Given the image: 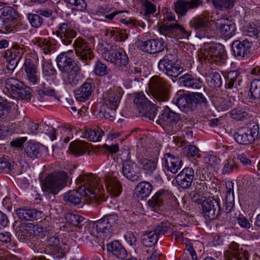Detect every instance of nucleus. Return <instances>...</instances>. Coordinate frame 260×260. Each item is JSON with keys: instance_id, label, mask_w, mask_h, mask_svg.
Wrapping results in <instances>:
<instances>
[{"instance_id": "obj_61", "label": "nucleus", "mask_w": 260, "mask_h": 260, "mask_svg": "<svg viewBox=\"0 0 260 260\" xmlns=\"http://www.w3.org/2000/svg\"><path fill=\"white\" fill-rule=\"evenodd\" d=\"M38 236H33L26 239L28 242L31 243L30 246L35 251H36L37 252H42L41 248H40V246L42 244L41 241L39 240Z\"/></svg>"}, {"instance_id": "obj_23", "label": "nucleus", "mask_w": 260, "mask_h": 260, "mask_svg": "<svg viewBox=\"0 0 260 260\" xmlns=\"http://www.w3.org/2000/svg\"><path fill=\"white\" fill-rule=\"evenodd\" d=\"M22 69L24 70L26 80L30 85H35L40 80L39 74L37 71V67L30 59L26 58Z\"/></svg>"}, {"instance_id": "obj_4", "label": "nucleus", "mask_w": 260, "mask_h": 260, "mask_svg": "<svg viewBox=\"0 0 260 260\" xmlns=\"http://www.w3.org/2000/svg\"><path fill=\"white\" fill-rule=\"evenodd\" d=\"M69 178L64 171H57L48 175L42 183L44 192L57 194L67 185Z\"/></svg>"}, {"instance_id": "obj_52", "label": "nucleus", "mask_w": 260, "mask_h": 260, "mask_svg": "<svg viewBox=\"0 0 260 260\" xmlns=\"http://www.w3.org/2000/svg\"><path fill=\"white\" fill-rule=\"evenodd\" d=\"M11 104L6 99L0 96V118L4 119L9 115L11 108Z\"/></svg>"}, {"instance_id": "obj_49", "label": "nucleus", "mask_w": 260, "mask_h": 260, "mask_svg": "<svg viewBox=\"0 0 260 260\" xmlns=\"http://www.w3.org/2000/svg\"><path fill=\"white\" fill-rule=\"evenodd\" d=\"M207 81L209 86L212 88H217L221 86V76L219 73L212 72L207 77Z\"/></svg>"}, {"instance_id": "obj_26", "label": "nucleus", "mask_w": 260, "mask_h": 260, "mask_svg": "<svg viewBox=\"0 0 260 260\" xmlns=\"http://www.w3.org/2000/svg\"><path fill=\"white\" fill-rule=\"evenodd\" d=\"M93 83L86 81L74 91V95L77 101L85 102L89 100L93 92Z\"/></svg>"}, {"instance_id": "obj_48", "label": "nucleus", "mask_w": 260, "mask_h": 260, "mask_svg": "<svg viewBox=\"0 0 260 260\" xmlns=\"http://www.w3.org/2000/svg\"><path fill=\"white\" fill-rule=\"evenodd\" d=\"M239 73L237 71H230L226 77L225 87L227 88H232L234 85L239 84L241 80L238 78Z\"/></svg>"}, {"instance_id": "obj_12", "label": "nucleus", "mask_w": 260, "mask_h": 260, "mask_svg": "<svg viewBox=\"0 0 260 260\" xmlns=\"http://www.w3.org/2000/svg\"><path fill=\"white\" fill-rule=\"evenodd\" d=\"M123 90L121 87L114 86L104 92L103 107H108L111 109H117L120 102L123 94Z\"/></svg>"}, {"instance_id": "obj_31", "label": "nucleus", "mask_w": 260, "mask_h": 260, "mask_svg": "<svg viewBox=\"0 0 260 260\" xmlns=\"http://www.w3.org/2000/svg\"><path fill=\"white\" fill-rule=\"evenodd\" d=\"M16 214L20 220H32L40 219L43 212L36 209L19 208L16 210Z\"/></svg>"}, {"instance_id": "obj_18", "label": "nucleus", "mask_w": 260, "mask_h": 260, "mask_svg": "<svg viewBox=\"0 0 260 260\" xmlns=\"http://www.w3.org/2000/svg\"><path fill=\"white\" fill-rule=\"evenodd\" d=\"M202 214L206 219H215L220 213L219 200L214 199L204 200L201 205Z\"/></svg>"}, {"instance_id": "obj_7", "label": "nucleus", "mask_w": 260, "mask_h": 260, "mask_svg": "<svg viewBox=\"0 0 260 260\" xmlns=\"http://www.w3.org/2000/svg\"><path fill=\"white\" fill-rule=\"evenodd\" d=\"M175 53H169L161 59L158 63V68L168 76L173 78L177 77L183 71V68L180 65L176 63Z\"/></svg>"}, {"instance_id": "obj_51", "label": "nucleus", "mask_w": 260, "mask_h": 260, "mask_svg": "<svg viewBox=\"0 0 260 260\" xmlns=\"http://www.w3.org/2000/svg\"><path fill=\"white\" fill-rule=\"evenodd\" d=\"M67 220L71 224L79 226H82L86 222V219L79 215L73 213H68L66 215Z\"/></svg>"}, {"instance_id": "obj_36", "label": "nucleus", "mask_w": 260, "mask_h": 260, "mask_svg": "<svg viewBox=\"0 0 260 260\" xmlns=\"http://www.w3.org/2000/svg\"><path fill=\"white\" fill-rule=\"evenodd\" d=\"M138 162L146 175H152L157 170V160L149 159L144 157H139Z\"/></svg>"}, {"instance_id": "obj_11", "label": "nucleus", "mask_w": 260, "mask_h": 260, "mask_svg": "<svg viewBox=\"0 0 260 260\" xmlns=\"http://www.w3.org/2000/svg\"><path fill=\"white\" fill-rule=\"evenodd\" d=\"M118 220L117 214L113 213L106 215L97 221L95 223V228L100 236H102L105 237L110 236L113 231L112 227Z\"/></svg>"}, {"instance_id": "obj_58", "label": "nucleus", "mask_w": 260, "mask_h": 260, "mask_svg": "<svg viewBox=\"0 0 260 260\" xmlns=\"http://www.w3.org/2000/svg\"><path fill=\"white\" fill-rule=\"evenodd\" d=\"M237 0H218L214 2L215 7L219 10H223L233 8Z\"/></svg>"}, {"instance_id": "obj_50", "label": "nucleus", "mask_w": 260, "mask_h": 260, "mask_svg": "<svg viewBox=\"0 0 260 260\" xmlns=\"http://www.w3.org/2000/svg\"><path fill=\"white\" fill-rule=\"evenodd\" d=\"M248 96L256 100L260 98V80L254 79L251 83Z\"/></svg>"}, {"instance_id": "obj_3", "label": "nucleus", "mask_w": 260, "mask_h": 260, "mask_svg": "<svg viewBox=\"0 0 260 260\" xmlns=\"http://www.w3.org/2000/svg\"><path fill=\"white\" fill-rule=\"evenodd\" d=\"M174 103L185 113H189L195 110L199 106L207 107L208 101L202 93L195 92L189 94L180 95Z\"/></svg>"}, {"instance_id": "obj_30", "label": "nucleus", "mask_w": 260, "mask_h": 260, "mask_svg": "<svg viewBox=\"0 0 260 260\" xmlns=\"http://www.w3.org/2000/svg\"><path fill=\"white\" fill-rule=\"evenodd\" d=\"M164 166L169 172L175 174L182 166V160L178 156L167 153L164 154Z\"/></svg>"}, {"instance_id": "obj_10", "label": "nucleus", "mask_w": 260, "mask_h": 260, "mask_svg": "<svg viewBox=\"0 0 260 260\" xmlns=\"http://www.w3.org/2000/svg\"><path fill=\"white\" fill-rule=\"evenodd\" d=\"M258 134V125L250 123L246 126L238 129L234 136L236 142L238 144L248 145L252 143L257 138Z\"/></svg>"}, {"instance_id": "obj_22", "label": "nucleus", "mask_w": 260, "mask_h": 260, "mask_svg": "<svg viewBox=\"0 0 260 260\" xmlns=\"http://www.w3.org/2000/svg\"><path fill=\"white\" fill-rule=\"evenodd\" d=\"M252 46V42L247 39L242 41L235 40L232 43L233 54L239 59H242L250 53Z\"/></svg>"}, {"instance_id": "obj_46", "label": "nucleus", "mask_w": 260, "mask_h": 260, "mask_svg": "<svg viewBox=\"0 0 260 260\" xmlns=\"http://www.w3.org/2000/svg\"><path fill=\"white\" fill-rule=\"evenodd\" d=\"M118 70L121 71L124 78L131 77L132 78H136V75L140 72L139 68L135 67L133 65H124L122 67H120Z\"/></svg>"}, {"instance_id": "obj_24", "label": "nucleus", "mask_w": 260, "mask_h": 260, "mask_svg": "<svg viewBox=\"0 0 260 260\" xmlns=\"http://www.w3.org/2000/svg\"><path fill=\"white\" fill-rule=\"evenodd\" d=\"M123 176L132 181H136L139 177L140 168L137 165L130 159L123 160L121 170Z\"/></svg>"}, {"instance_id": "obj_53", "label": "nucleus", "mask_w": 260, "mask_h": 260, "mask_svg": "<svg viewBox=\"0 0 260 260\" xmlns=\"http://www.w3.org/2000/svg\"><path fill=\"white\" fill-rule=\"evenodd\" d=\"M244 30L249 37L257 38L258 34L260 31V25L249 23L244 26Z\"/></svg>"}, {"instance_id": "obj_42", "label": "nucleus", "mask_w": 260, "mask_h": 260, "mask_svg": "<svg viewBox=\"0 0 260 260\" xmlns=\"http://www.w3.org/2000/svg\"><path fill=\"white\" fill-rule=\"evenodd\" d=\"M167 193L162 190H158L152 198L149 200L148 204L151 208L159 207L167 199Z\"/></svg>"}, {"instance_id": "obj_60", "label": "nucleus", "mask_w": 260, "mask_h": 260, "mask_svg": "<svg viewBox=\"0 0 260 260\" xmlns=\"http://www.w3.org/2000/svg\"><path fill=\"white\" fill-rule=\"evenodd\" d=\"M171 227V223L168 221H162L159 222L156 226L154 232L157 234L159 235L165 234L170 229Z\"/></svg>"}, {"instance_id": "obj_47", "label": "nucleus", "mask_w": 260, "mask_h": 260, "mask_svg": "<svg viewBox=\"0 0 260 260\" xmlns=\"http://www.w3.org/2000/svg\"><path fill=\"white\" fill-rule=\"evenodd\" d=\"M248 109L245 106L238 107L232 110L231 117L236 120L243 121L248 116Z\"/></svg>"}, {"instance_id": "obj_20", "label": "nucleus", "mask_w": 260, "mask_h": 260, "mask_svg": "<svg viewBox=\"0 0 260 260\" xmlns=\"http://www.w3.org/2000/svg\"><path fill=\"white\" fill-rule=\"evenodd\" d=\"M47 247L54 258H62L68 251L69 247L66 244H59V239L55 237H50L47 240Z\"/></svg>"}, {"instance_id": "obj_8", "label": "nucleus", "mask_w": 260, "mask_h": 260, "mask_svg": "<svg viewBox=\"0 0 260 260\" xmlns=\"http://www.w3.org/2000/svg\"><path fill=\"white\" fill-rule=\"evenodd\" d=\"M226 58L224 46L219 43H210L200 54V58L204 61L217 63Z\"/></svg>"}, {"instance_id": "obj_19", "label": "nucleus", "mask_w": 260, "mask_h": 260, "mask_svg": "<svg viewBox=\"0 0 260 260\" xmlns=\"http://www.w3.org/2000/svg\"><path fill=\"white\" fill-rule=\"evenodd\" d=\"M57 67L63 72H69L75 66H79L75 60L73 50H70L59 54L56 59Z\"/></svg>"}, {"instance_id": "obj_17", "label": "nucleus", "mask_w": 260, "mask_h": 260, "mask_svg": "<svg viewBox=\"0 0 260 260\" xmlns=\"http://www.w3.org/2000/svg\"><path fill=\"white\" fill-rule=\"evenodd\" d=\"M180 119V116L168 106H166L162 111V113L159 116V119L156 120L158 123L162 126H166L172 130H176V124Z\"/></svg>"}, {"instance_id": "obj_56", "label": "nucleus", "mask_w": 260, "mask_h": 260, "mask_svg": "<svg viewBox=\"0 0 260 260\" xmlns=\"http://www.w3.org/2000/svg\"><path fill=\"white\" fill-rule=\"evenodd\" d=\"M230 249L233 251L232 255L235 256L234 260H248V258L243 252L239 251V244L232 242L229 245Z\"/></svg>"}, {"instance_id": "obj_62", "label": "nucleus", "mask_w": 260, "mask_h": 260, "mask_svg": "<svg viewBox=\"0 0 260 260\" xmlns=\"http://www.w3.org/2000/svg\"><path fill=\"white\" fill-rule=\"evenodd\" d=\"M13 169V166L7 158L4 157H0V173H7Z\"/></svg>"}, {"instance_id": "obj_16", "label": "nucleus", "mask_w": 260, "mask_h": 260, "mask_svg": "<svg viewBox=\"0 0 260 260\" xmlns=\"http://www.w3.org/2000/svg\"><path fill=\"white\" fill-rule=\"evenodd\" d=\"M73 46L76 55L85 64L88 63L93 58L94 55L91 48L88 46L87 43L83 39L80 37L77 38L74 41Z\"/></svg>"}, {"instance_id": "obj_38", "label": "nucleus", "mask_w": 260, "mask_h": 260, "mask_svg": "<svg viewBox=\"0 0 260 260\" xmlns=\"http://www.w3.org/2000/svg\"><path fill=\"white\" fill-rule=\"evenodd\" d=\"M152 188V185L149 182L143 181L138 183L135 191L138 199L143 200L150 195Z\"/></svg>"}, {"instance_id": "obj_13", "label": "nucleus", "mask_w": 260, "mask_h": 260, "mask_svg": "<svg viewBox=\"0 0 260 260\" xmlns=\"http://www.w3.org/2000/svg\"><path fill=\"white\" fill-rule=\"evenodd\" d=\"M17 14L15 10L11 7H5L0 9V19L3 22L2 28L7 32L14 30Z\"/></svg>"}, {"instance_id": "obj_41", "label": "nucleus", "mask_w": 260, "mask_h": 260, "mask_svg": "<svg viewBox=\"0 0 260 260\" xmlns=\"http://www.w3.org/2000/svg\"><path fill=\"white\" fill-rule=\"evenodd\" d=\"M32 42L38 44L39 46L42 48L45 54L54 52L56 49L55 41L53 40L48 41L40 38H35L32 40Z\"/></svg>"}, {"instance_id": "obj_44", "label": "nucleus", "mask_w": 260, "mask_h": 260, "mask_svg": "<svg viewBox=\"0 0 260 260\" xmlns=\"http://www.w3.org/2000/svg\"><path fill=\"white\" fill-rule=\"evenodd\" d=\"M105 132L99 127L91 129H85L83 133V137L90 141L98 142L101 140V137L104 135Z\"/></svg>"}, {"instance_id": "obj_28", "label": "nucleus", "mask_w": 260, "mask_h": 260, "mask_svg": "<svg viewBox=\"0 0 260 260\" xmlns=\"http://www.w3.org/2000/svg\"><path fill=\"white\" fill-rule=\"evenodd\" d=\"M67 75L64 77V83L71 87H74L79 84L83 79V75L81 73L80 66H75L69 72H64Z\"/></svg>"}, {"instance_id": "obj_14", "label": "nucleus", "mask_w": 260, "mask_h": 260, "mask_svg": "<svg viewBox=\"0 0 260 260\" xmlns=\"http://www.w3.org/2000/svg\"><path fill=\"white\" fill-rule=\"evenodd\" d=\"M159 30L160 34L166 38H188L190 32L179 24H170L169 25L164 24L161 26Z\"/></svg>"}, {"instance_id": "obj_5", "label": "nucleus", "mask_w": 260, "mask_h": 260, "mask_svg": "<svg viewBox=\"0 0 260 260\" xmlns=\"http://www.w3.org/2000/svg\"><path fill=\"white\" fill-rule=\"evenodd\" d=\"M5 87L8 95L13 99L27 100L31 97V89L16 78H8L6 81Z\"/></svg>"}, {"instance_id": "obj_29", "label": "nucleus", "mask_w": 260, "mask_h": 260, "mask_svg": "<svg viewBox=\"0 0 260 260\" xmlns=\"http://www.w3.org/2000/svg\"><path fill=\"white\" fill-rule=\"evenodd\" d=\"M215 25L221 35L225 38H230L233 37L236 31V25L226 19H218Z\"/></svg>"}, {"instance_id": "obj_57", "label": "nucleus", "mask_w": 260, "mask_h": 260, "mask_svg": "<svg viewBox=\"0 0 260 260\" xmlns=\"http://www.w3.org/2000/svg\"><path fill=\"white\" fill-rule=\"evenodd\" d=\"M93 72L98 76H104L108 73V69L107 66L100 60H98L95 64Z\"/></svg>"}, {"instance_id": "obj_55", "label": "nucleus", "mask_w": 260, "mask_h": 260, "mask_svg": "<svg viewBox=\"0 0 260 260\" xmlns=\"http://www.w3.org/2000/svg\"><path fill=\"white\" fill-rule=\"evenodd\" d=\"M66 2L73 10L83 11L87 8V4L84 0H66Z\"/></svg>"}, {"instance_id": "obj_1", "label": "nucleus", "mask_w": 260, "mask_h": 260, "mask_svg": "<svg viewBox=\"0 0 260 260\" xmlns=\"http://www.w3.org/2000/svg\"><path fill=\"white\" fill-rule=\"evenodd\" d=\"M77 190H70L63 195V200L73 205H77L82 200H90L92 202L100 203L106 200L100 179L91 173L80 175L76 180Z\"/></svg>"}, {"instance_id": "obj_40", "label": "nucleus", "mask_w": 260, "mask_h": 260, "mask_svg": "<svg viewBox=\"0 0 260 260\" xmlns=\"http://www.w3.org/2000/svg\"><path fill=\"white\" fill-rule=\"evenodd\" d=\"M107 249L118 258L123 259L127 255L126 250L118 241H114L108 244Z\"/></svg>"}, {"instance_id": "obj_63", "label": "nucleus", "mask_w": 260, "mask_h": 260, "mask_svg": "<svg viewBox=\"0 0 260 260\" xmlns=\"http://www.w3.org/2000/svg\"><path fill=\"white\" fill-rule=\"evenodd\" d=\"M43 74L45 76H52L55 74L56 71L51 63L47 61L44 62L42 64Z\"/></svg>"}, {"instance_id": "obj_25", "label": "nucleus", "mask_w": 260, "mask_h": 260, "mask_svg": "<svg viewBox=\"0 0 260 260\" xmlns=\"http://www.w3.org/2000/svg\"><path fill=\"white\" fill-rule=\"evenodd\" d=\"M194 178V171L192 168H184L176 176V181L178 185L183 188L191 186Z\"/></svg>"}, {"instance_id": "obj_43", "label": "nucleus", "mask_w": 260, "mask_h": 260, "mask_svg": "<svg viewBox=\"0 0 260 260\" xmlns=\"http://www.w3.org/2000/svg\"><path fill=\"white\" fill-rule=\"evenodd\" d=\"M234 183L232 182H229L226 184V197L225 200V207L227 212L232 211L234 206Z\"/></svg>"}, {"instance_id": "obj_59", "label": "nucleus", "mask_w": 260, "mask_h": 260, "mask_svg": "<svg viewBox=\"0 0 260 260\" xmlns=\"http://www.w3.org/2000/svg\"><path fill=\"white\" fill-rule=\"evenodd\" d=\"M27 18L31 26L35 28L40 27L43 23V19L38 13L28 14Z\"/></svg>"}, {"instance_id": "obj_9", "label": "nucleus", "mask_w": 260, "mask_h": 260, "mask_svg": "<svg viewBox=\"0 0 260 260\" xmlns=\"http://www.w3.org/2000/svg\"><path fill=\"white\" fill-rule=\"evenodd\" d=\"M140 116L145 119L153 121L156 116V108L154 104L145 97L142 93H137L134 101Z\"/></svg>"}, {"instance_id": "obj_6", "label": "nucleus", "mask_w": 260, "mask_h": 260, "mask_svg": "<svg viewBox=\"0 0 260 260\" xmlns=\"http://www.w3.org/2000/svg\"><path fill=\"white\" fill-rule=\"evenodd\" d=\"M149 87L154 99L158 102H166L169 100V92L171 85L158 76L151 78Z\"/></svg>"}, {"instance_id": "obj_15", "label": "nucleus", "mask_w": 260, "mask_h": 260, "mask_svg": "<svg viewBox=\"0 0 260 260\" xmlns=\"http://www.w3.org/2000/svg\"><path fill=\"white\" fill-rule=\"evenodd\" d=\"M56 35L65 45H70L77 35L76 31L72 27L71 23L67 21L60 22L56 30Z\"/></svg>"}, {"instance_id": "obj_21", "label": "nucleus", "mask_w": 260, "mask_h": 260, "mask_svg": "<svg viewBox=\"0 0 260 260\" xmlns=\"http://www.w3.org/2000/svg\"><path fill=\"white\" fill-rule=\"evenodd\" d=\"M138 46L144 52L155 54L162 51L165 48L162 39H154L140 41Z\"/></svg>"}, {"instance_id": "obj_34", "label": "nucleus", "mask_w": 260, "mask_h": 260, "mask_svg": "<svg viewBox=\"0 0 260 260\" xmlns=\"http://www.w3.org/2000/svg\"><path fill=\"white\" fill-rule=\"evenodd\" d=\"M88 149L87 143L81 141H77L70 143L68 152L75 156H80L84 154Z\"/></svg>"}, {"instance_id": "obj_33", "label": "nucleus", "mask_w": 260, "mask_h": 260, "mask_svg": "<svg viewBox=\"0 0 260 260\" xmlns=\"http://www.w3.org/2000/svg\"><path fill=\"white\" fill-rule=\"evenodd\" d=\"M24 227V230L22 232L21 236H22L24 239H27L33 236H43L41 232L45 231L40 225H35L33 223H28Z\"/></svg>"}, {"instance_id": "obj_32", "label": "nucleus", "mask_w": 260, "mask_h": 260, "mask_svg": "<svg viewBox=\"0 0 260 260\" xmlns=\"http://www.w3.org/2000/svg\"><path fill=\"white\" fill-rule=\"evenodd\" d=\"M179 80L182 86L192 89H200L203 86V82L200 78L188 74L180 77Z\"/></svg>"}, {"instance_id": "obj_37", "label": "nucleus", "mask_w": 260, "mask_h": 260, "mask_svg": "<svg viewBox=\"0 0 260 260\" xmlns=\"http://www.w3.org/2000/svg\"><path fill=\"white\" fill-rule=\"evenodd\" d=\"M107 190L112 196L117 197L121 192L122 187L119 182L112 177H107L105 180Z\"/></svg>"}, {"instance_id": "obj_64", "label": "nucleus", "mask_w": 260, "mask_h": 260, "mask_svg": "<svg viewBox=\"0 0 260 260\" xmlns=\"http://www.w3.org/2000/svg\"><path fill=\"white\" fill-rule=\"evenodd\" d=\"M184 152L188 157H192L195 156L197 157H200L199 149L194 145H190L186 146L184 148Z\"/></svg>"}, {"instance_id": "obj_35", "label": "nucleus", "mask_w": 260, "mask_h": 260, "mask_svg": "<svg viewBox=\"0 0 260 260\" xmlns=\"http://www.w3.org/2000/svg\"><path fill=\"white\" fill-rule=\"evenodd\" d=\"M38 93V98L42 101L46 100V96L57 98V92L54 87L50 83L47 84L44 82L41 84Z\"/></svg>"}, {"instance_id": "obj_39", "label": "nucleus", "mask_w": 260, "mask_h": 260, "mask_svg": "<svg viewBox=\"0 0 260 260\" xmlns=\"http://www.w3.org/2000/svg\"><path fill=\"white\" fill-rule=\"evenodd\" d=\"M43 145L38 143H27L24 148V156L34 159L38 158L41 153Z\"/></svg>"}, {"instance_id": "obj_54", "label": "nucleus", "mask_w": 260, "mask_h": 260, "mask_svg": "<svg viewBox=\"0 0 260 260\" xmlns=\"http://www.w3.org/2000/svg\"><path fill=\"white\" fill-rule=\"evenodd\" d=\"M176 12L181 15H184L189 10L188 3L185 0H178L175 4Z\"/></svg>"}, {"instance_id": "obj_27", "label": "nucleus", "mask_w": 260, "mask_h": 260, "mask_svg": "<svg viewBox=\"0 0 260 260\" xmlns=\"http://www.w3.org/2000/svg\"><path fill=\"white\" fill-rule=\"evenodd\" d=\"M211 17L209 12L205 11L200 15L193 17L189 22V26L195 30L200 31L208 27Z\"/></svg>"}, {"instance_id": "obj_2", "label": "nucleus", "mask_w": 260, "mask_h": 260, "mask_svg": "<svg viewBox=\"0 0 260 260\" xmlns=\"http://www.w3.org/2000/svg\"><path fill=\"white\" fill-rule=\"evenodd\" d=\"M99 53L107 61L114 64L118 68L128 63V57L124 49L107 43H99L96 47Z\"/></svg>"}, {"instance_id": "obj_45", "label": "nucleus", "mask_w": 260, "mask_h": 260, "mask_svg": "<svg viewBox=\"0 0 260 260\" xmlns=\"http://www.w3.org/2000/svg\"><path fill=\"white\" fill-rule=\"evenodd\" d=\"M158 239V236L154 231L144 234L141 237L143 245L148 247H151L155 245Z\"/></svg>"}]
</instances>
